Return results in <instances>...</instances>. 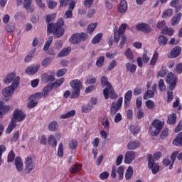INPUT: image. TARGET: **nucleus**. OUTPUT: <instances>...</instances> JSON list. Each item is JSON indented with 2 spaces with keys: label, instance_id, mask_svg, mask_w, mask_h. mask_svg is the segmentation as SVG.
I'll use <instances>...</instances> for the list:
<instances>
[{
  "label": "nucleus",
  "instance_id": "f257e3e1",
  "mask_svg": "<svg viewBox=\"0 0 182 182\" xmlns=\"http://www.w3.org/2000/svg\"><path fill=\"white\" fill-rule=\"evenodd\" d=\"M55 18H56V15L55 14L48 15L46 17V22L48 23L47 28L48 35L49 33H53L56 36V38H60L65 33V29L62 28L65 25V21L62 18H60L55 24L53 23H49L52 22Z\"/></svg>",
  "mask_w": 182,
  "mask_h": 182
},
{
  "label": "nucleus",
  "instance_id": "f03ea898",
  "mask_svg": "<svg viewBox=\"0 0 182 182\" xmlns=\"http://www.w3.org/2000/svg\"><path fill=\"white\" fill-rule=\"evenodd\" d=\"M101 85L103 87L106 86L103 90L105 99L107 100L109 97L112 100L117 99V94L114 92V89L112 86V84L107 80V77L103 76L101 78Z\"/></svg>",
  "mask_w": 182,
  "mask_h": 182
},
{
  "label": "nucleus",
  "instance_id": "7ed1b4c3",
  "mask_svg": "<svg viewBox=\"0 0 182 182\" xmlns=\"http://www.w3.org/2000/svg\"><path fill=\"white\" fill-rule=\"evenodd\" d=\"M73 89L70 99H77L80 96V90L82 89V82L80 80H73L70 82Z\"/></svg>",
  "mask_w": 182,
  "mask_h": 182
},
{
  "label": "nucleus",
  "instance_id": "20e7f679",
  "mask_svg": "<svg viewBox=\"0 0 182 182\" xmlns=\"http://www.w3.org/2000/svg\"><path fill=\"white\" fill-rule=\"evenodd\" d=\"M19 82H21V77L16 76V73H11L8 74L4 80V82L9 85L11 83V87H18L19 86Z\"/></svg>",
  "mask_w": 182,
  "mask_h": 182
},
{
  "label": "nucleus",
  "instance_id": "39448f33",
  "mask_svg": "<svg viewBox=\"0 0 182 182\" xmlns=\"http://www.w3.org/2000/svg\"><path fill=\"white\" fill-rule=\"evenodd\" d=\"M163 126L164 124L160 121L159 119H155L152 122V126L150 127L149 132L151 136H159L160 132H161V129H163Z\"/></svg>",
  "mask_w": 182,
  "mask_h": 182
},
{
  "label": "nucleus",
  "instance_id": "423d86ee",
  "mask_svg": "<svg viewBox=\"0 0 182 182\" xmlns=\"http://www.w3.org/2000/svg\"><path fill=\"white\" fill-rule=\"evenodd\" d=\"M127 28V24L122 23L119 29L117 30V27L114 29V38L115 43H119V41H120V36L122 35H124V32H126V28Z\"/></svg>",
  "mask_w": 182,
  "mask_h": 182
},
{
  "label": "nucleus",
  "instance_id": "0eeeda50",
  "mask_svg": "<svg viewBox=\"0 0 182 182\" xmlns=\"http://www.w3.org/2000/svg\"><path fill=\"white\" fill-rule=\"evenodd\" d=\"M166 82V83H168V85H169V90H174L177 85V82H178V80L177 79V76H176L173 73L171 72L168 73Z\"/></svg>",
  "mask_w": 182,
  "mask_h": 182
},
{
  "label": "nucleus",
  "instance_id": "6e6552de",
  "mask_svg": "<svg viewBox=\"0 0 182 182\" xmlns=\"http://www.w3.org/2000/svg\"><path fill=\"white\" fill-rule=\"evenodd\" d=\"M85 39H87V34L85 33H75L70 38L69 41L73 45H77V43H80L82 41H85Z\"/></svg>",
  "mask_w": 182,
  "mask_h": 182
},
{
  "label": "nucleus",
  "instance_id": "1a4fd4ad",
  "mask_svg": "<svg viewBox=\"0 0 182 182\" xmlns=\"http://www.w3.org/2000/svg\"><path fill=\"white\" fill-rule=\"evenodd\" d=\"M122 105H123V97H119L117 102H112L110 107V114L114 116L120 109H122Z\"/></svg>",
  "mask_w": 182,
  "mask_h": 182
},
{
  "label": "nucleus",
  "instance_id": "9d476101",
  "mask_svg": "<svg viewBox=\"0 0 182 182\" xmlns=\"http://www.w3.org/2000/svg\"><path fill=\"white\" fill-rule=\"evenodd\" d=\"M148 167L150 168L153 174H157L159 170H160V166L159 164L154 163V159H153V155H148Z\"/></svg>",
  "mask_w": 182,
  "mask_h": 182
},
{
  "label": "nucleus",
  "instance_id": "9b49d317",
  "mask_svg": "<svg viewBox=\"0 0 182 182\" xmlns=\"http://www.w3.org/2000/svg\"><path fill=\"white\" fill-rule=\"evenodd\" d=\"M25 171L28 174L31 173L33 170H35V162L33 161V157L28 156L26 158L25 161Z\"/></svg>",
  "mask_w": 182,
  "mask_h": 182
},
{
  "label": "nucleus",
  "instance_id": "f8f14e48",
  "mask_svg": "<svg viewBox=\"0 0 182 182\" xmlns=\"http://www.w3.org/2000/svg\"><path fill=\"white\" fill-rule=\"evenodd\" d=\"M25 117H26V115H25V113L22 110L16 109L13 114L11 120H14V122H23V120H25Z\"/></svg>",
  "mask_w": 182,
  "mask_h": 182
},
{
  "label": "nucleus",
  "instance_id": "ddd939ff",
  "mask_svg": "<svg viewBox=\"0 0 182 182\" xmlns=\"http://www.w3.org/2000/svg\"><path fill=\"white\" fill-rule=\"evenodd\" d=\"M76 6V2L73 0L69 4L68 10L65 13L64 16L66 19H71L73 16V11L75 9V6Z\"/></svg>",
  "mask_w": 182,
  "mask_h": 182
},
{
  "label": "nucleus",
  "instance_id": "4468645a",
  "mask_svg": "<svg viewBox=\"0 0 182 182\" xmlns=\"http://www.w3.org/2000/svg\"><path fill=\"white\" fill-rule=\"evenodd\" d=\"M136 159V152L133 151H128L124 157V163L126 164H132L133 160Z\"/></svg>",
  "mask_w": 182,
  "mask_h": 182
},
{
  "label": "nucleus",
  "instance_id": "2eb2a0df",
  "mask_svg": "<svg viewBox=\"0 0 182 182\" xmlns=\"http://www.w3.org/2000/svg\"><path fill=\"white\" fill-rule=\"evenodd\" d=\"M137 31H141V32H145L146 33H149V32H151V28H150V26L147 23H139L136 26Z\"/></svg>",
  "mask_w": 182,
  "mask_h": 182
},
{
  "label": "nucleus",
  "instance_id": "dca6fc26",
  "mask_svg": "<svg viewBox=\"0 0 182 182\" xmlns=\"http://www.w3.org/2000/svg\"><path fill=\"white\" fill-rule=\"evenodd\" d=\"M16 88L17 87L14 88V87H12V85L6 87L4 90H2V95L5 97L12 96V94L14 93V92H15V89H16Z\"/></svg>",
  "mask_w": 182,
  "mask_h": 182
},
{
  "label": "nucleus",
  "instance_id": "f3484780",
  "mask_svg": "<svg viewBox=\"0 0 182 182\" xmlns=\"http://www.w3.org/2000/svg\"><path fill=\"white\" fill-rule=\"evenodd\" d=\"M41 79L45 83H49V82H54L55 80V74L48 75V73H43L41 75Z\"/></svg>",
  "mask_w": 182,
  "mask_h": 182
},
{
  "label": "nucleus",
  "instance_id": "a211bd4d",
  "mask_svg": "<svg viewBox=\"0 0 182 182\" xmlns=\"http://www.w3.org/2000/svg\"><path fill=\"white\" fill-rule=\"evenodd\" d=\"M39 69H41V65L30 66L26 68V73L27 75H35V73H36Z\"/></svg>",
  "mask_w": 182,
  "mask_h": 182
},
{
  "label": "nucleus",
  "instance_id": "6ab92c4d",
  "mask_svg": "<svg viewBox=\"0 0 182 182\" xmlns=\"http://www.w3.org/2000/svg\"><path fill=\"white\" fill-rule=\"evenodd\" d=\"M15 166L17 171L21 172L23 170V162H22V159L17 156L15 160Z\"/></svg>",
  "mask_w": 182,
  "mask_h": 182
},
{
  "label": "nucleus",
  "instance_id": "aec40b11",
  "mask_svg": "<svg viewBox=\"0 0 182 182\" xmlns=\"http://www.w3.org/2000/svg\"><path fill=\"white\" fill-rule=\"evenodd\" d=\"M138 147H140V142L138 141H130L127 144L128 150H136Z\"/></svg>",
  "mask_w": 182,
  "mask_h": 182
},
{
  "label": "nucleus",
  "instance_id": "412c9836",
  "mask_svg": "<svg viewBox=\"0 0 182 182\" xmlns=\"http://www.w3.org/2000/svg\"><path fill=\"white\" fill-rule=\"evenodd\" d=\"M168 42V40L167 39V37L164 35H160L158 37V44L159 46H166Z\"/></svg>",
  "mask_w": 182,
  "mask_h": 182
},
{
  "label": "nucleus",
  "instance_id": "4be33fe9",
  "mask_svg": "<svg viewBox=\"0 0 182 182\" xmlns=\"http://www.w3.org/2000/svg\"><path fill=\"white\" fill-rule=\"evenodd\" d=\"M181 52V48L180 46L174 47L171 51V58H177V56L180 55Z\"/></svg>",
  "mask_w": 182,
  "mask_h": 182
},
{
  "label": "nucleus",
  "instance_id": "5701e85b",
  "mask_svg": "<svg viewBox=\"0 0 182 182\" xmlns=\"http://www.w3.org/2000/svg\"><path fill=\"white\" fill-rule=\"evenodd\" d=\"M126 11H127V1L122 0L119 3V12H120V14H124Z\"/></svg>",
  "mask_w": 182,
  "mask_h": 182
},
{
  "label": "nucleus",
  "instance_id": "b1692460",
  "mask_svg": "<svg viewBox=\"0 0 182 182\" xmlns=\"http://www.w3.org/2000/svg\"><path fill=\"white\" fill-rule=\"evenodd\" d=\"M72 51V48L68 47L65 48H63L58 55V58H63L64 56H68L69 53Z\"/></svg>",
  "mask_w": 182,
  "mask_h": 182
},
{
  "label": "nucleus",
  "instance_id": "393cba45",
  "mask_svg": "<svg viewBox=\"0 0 182 182\" xmlns=\"http://www.w3.org/2000/svg\"><path fill=\"white\" fill-rule=\"evenodd\" d=\"M173 144L174 146H179V147H182V132H180L176 138L173 140Z\"/></svg>",
  "mask_w": 182,
  "mask_h": 182
},
{
  "label": "nucleus",
  "instance_id": "a878e982",
  "mask_svg": "<svg viewBox=\"0 0 182 182\" xmlns=\"http://www.w3.org/2000/svg\"><path fill=\"white\" fill-rule=\"evenodd\" d=\"M48 141L51 147H56L58 146V141H56V138L53 135H50L48 137Z\"/></svg>",
  "mask_w": 182,
  "mask_h": 182
},
{
  "label": "nucleus",
  "instance_id": "bb28decb",
  "mask_svg": "<svg viewBox=\"0 0 182 182\" xmlns=\"http://www.w3.org/2000/svg\"><path fill=\"white\" fill-rule=\"evenodd\" d=\"M35 52H36V50L33 49L27 54L24 59V62H26V63H28V62H31V60H32V58H33V56H35Z\"/></svg>",
  "mask_w": 182,
  "mask_h": 182
},
{
  "label": "nucleus",
  "instance_id": "cd10ccee",
  "mask_svg": "<svg viewBox=\"0 0 182 182\" xmlns=\"http://www.w3.org/2000/svg\"><path fill=\"white\" fill-rule=\"evenodd\" d=\"M52 89H53V87L51 84L47 85L43 90V95L44 97H47L48 95H49V92H52Z\"/></svg>",
  "mask_w": 182,
  "mask_h": 182
},
{
  "label": "nucleus",
  "instance_id": "c85d7f7f",
  "mask_svg": "<svg viewBox=\"0 0 182 182\" xmlns=\"http://www.w3.org/2000/svg\"><path fill=\"white\" fill-rule=\"evenodd\" d=\"M16 127V121L11 119L9 125L6 129V133L9 134L12 132V130Z\"/></svg>",
  "mask_w": 182,
  "mask_h": 182
},
{
  "label": "nucleus",
  "instance_id": "c756f323",
  "mask_svg": "<svg viewBox=\"0 0 182 182\" xmlns=\"http://www.w3.org/2000/svg\"><path fill=\"white\" fill-rule=\"evenodd\" d=\"M76 114V111L73 109L71 111L68 112L67 113L60 115V119H69L70 117H73Z\"/></svg>",
  "mask_w": 182,
  "mask_h": 182
},
{
  "label": "nucleus",
  "instance_id": "7c9ffc66",
  "mask_svg": "<svg viewBox=\"0 0 182 182\" xmlns=\"http://www.w3.org/2000/svg\"><path fill=\"white\" fill-rule=\"evenodd\" d=\"M124 55L126 56L127 59H129V60H133V59H134V55H133L132 48H127L124 51Z\"/></svg>",
  "mask_w": 182,
  "mask_h": 182
},
{
  "label": "nucleus",
  "instance_id": "2f4dec72",
  "mask_svg": "<svg viewBox=\"0 0 182 182\" xmlns=\"http://www.w3.org/2000/svg\"><path fill=\"white\" fill-rule=\"evenodd\" d=\"M38 105V100L35 99L33 97H30V102L28 103V109H33Z\"/></svg>",
  "mask_w": 182,
  "mask_h": 182
},
{
  "label": "nucleus",
  "instance_id": "473e14b6",
  "mask_svg": "<svg viewBox=\"0 0 182 182\" xmlns=\"http://www.w3.org/2000/svg\"><path fill=\"white\" fill-rule=\"evenodd\" d=\"M103 37V33H99L97 34L92 40V43L93 45H97L102 41V38Z\"/></svg>",
  "mask_w": 182,
  "mask_h": 182
},
{
  "label": "nucleus",
  "instance_id": "72a5a7b5",
  "mask_svg": "<svg viewBox=\"0 0 182 182\" xmlns=\"http://www.w3.org/2000/svg\"><path fill=\"white\" fill-rule=\"evenodd\" d=\"M52 42H53V37L52 36L48 37V39L46 42L43 47L44 52L49 50V48H50V45H52Z\"/></svg>",
  "mask_w": 182,
  "mask_h": 182
},
{
  "label": "nucleus",
  "instance_id": "f704fd0d",
  "mask_svg": "<svg viewBox=\"0 0 182 182\" xmlns=\"http://www.w3.org/2000/svg\"><path fill=\"white\" fill-rule=\"evenodd\" d=\"M133 177V167L129 166L125 173L126 180H130Z\"/></svg>",
  "mask_w": 182,
  "mask_h": 182
},
{
  "label": "nucleus",
  "instance_id": "c9c22d12",
  "mask_svg": "<svg viewBox=\"0 0 182 182\" xmlns=\"http://www.w3.org/2000/svg\"><path fill=\"white\" fill-rule=\"evenodd\" d=\"M82 170V166L80 164H75L73 167H71L70 171L72 174H76V173H79Z\"/></svg>",
  "mask_w": 182,
  "mask_h": 182
},
{
  "label": "nucleus",
  "instance_id": "e433bc0d",
  "mask_svg": "<svg viewBox=\"0 0 182 182\" xmlns=\"http://www.w3.org/2000/svg\"><path fill=\"white\" fill-rule=\"evenodd\" d=\"M176 120H177V115L173 113L168 117L167 123H168V124H174V123H176Z\"/></svg>",
  "mask_w": 182,
  "mask_h": 182
},
{
  "label": "nucleus",
  "instance_id": "4c0bfd02",
  "mask_svg": "<svg viewBox=\"0 0 182 182\" xmlns=\"http://www.w3.org/2000/svg\"><path fill=\"white\" fill-rule=\"evenodd\" d=\"M65 82V78L62 77L58 80H57L55 82L51 84V86L53 88L57 89V87H59V86H61L62 84Z\"/></svg>",
  "mask_w": 182,
  "mask_h": 182
},
{
  "label": "nucleus",
  "instance_id": "58836bf2",
  "mask_svg": "<svg viewBox=\"0 0 182 182\" xmlns=\"http://www.w3.org/2000/svg\"><path fill=\"white\" fill-rule=\"evenodd\" d=\"M181 15H182L181 13H179L177 16H174L172 18L171 23L173 26H176V25L178 24V22H180L181 19Z\"/></svg>",
  "mask_w": 182,
  "mask_h": 182
},
{
  "label": "nucleus",
  "instance_id": "ea45409f",
  "mask_svg": "<svg viewBox=\"0 0 182 182\" xmlns=\"http://www.w3.org/2000/svg\"><path fill=\"white\" fill-rule=\"evenodd\" d=\"M158 87L159 90H161V92H166V90H167V87H166V84L164 83V80H159Z\"/></svg>",
  "mask_w": 182,
  "mask_h": 182
},
{
  "label": "nucleus",
  "instance_id": "a19ab883",
  "mask_svg": "<svg viewBox=\"0 0 182 182\" xmlns=\"http://www.w3.org/2000/svg\"><path fill=\"white\" fill-rule=\"evenodd\" d=\"M117 172L119 175V180H123L124 174V166H120L119 167H118Z\"/></svg>",
  "mask_w": 182,
  "mask_h": 182
},
{
  "label": "nucleus",
  "instance_id": "79ce46f5",
  "mask_svg": "<svg viewBox=\"0 0 182 182\" xmlns=\"http://www.w3.org/2000/svg\"><path fill=\"white\" fill-rule=\"evenodd\" d=\"M126 68L127 70H129L131 73H134L136 72V65L134 64H132L131 63H127L126 64Z\"/></svg>",
  "mask_w": 182,
  "mask_h": 182
},
{
  "label": "nucleus",
  "instance_id": "37998d69",
  "mask_svg": "<svg viewBox=\"0 0 182 182\" xmlns=\"http://www.w3.org/2000/svg\"><path fill=\"white\" fill-rule=\"evenodd\" d=\"M153 97H154V91L151 90H147L144 95V100H147V99H151Z\"/></svg>",
  "mask_w": 182,
  "mask_h": 182
},
{
  "label": "nucleus",
  "instance_id": "c03bdc74",
  "mask_svg": "<svg viewBox=\"0 0 182 182\" xmlns=\"http://www.w3.org/2000/svg\"><path fill=\"white\" fill-rule=\"evenodd\" d=\"M120 38V43H119V48L120 49H123V46L126 44V42H127V37H126L125 35L119 36Z\"/></svg>",
  "mask_w": 182,
  "mask_h": 182
},
{
  "label": "nucleus",
  "instance_id": "a18cd8bd",
  "mask_svg": "<svg viewBox=\"0 0 182 182\" xmlns=\"http://www.w3.org/2000/svg\"><path fill=\"white\" fill-rule=\"evenodd\" d=\"M97 26V23H91L88 26L87 28V32L88 33H90V35H92V33H93V32L95 31V30L96 29V27Z\"/></svg>",
  "mask_w": 182,
  "mask_h": 182
},
{
  "label": "nucleus",
  "instance_id": "49530a36",
  "mask_svg": "<svg viewBox=\"0 0 182 182\" xmlns=\"http://www.w3.org/2000/svg\"><path fill=\"white\" fill-rule=\"evenodd\" d=\"M96 65L97 68H103V65H105V56L100 57L96 61Z\"/></svg>",
  "mask_w": 182,
  "mask_h": 182
},
{
  "label": "nucleus",
  "instance_id": "de8ad7c7",
  "mask_svg": "<svg viewBox=\"0 0 182 182\" xmlns=\"http://www.w3.org/2000/svg\"><path fill=\"white\" fill-rule=\"evenodd\" d=\"M116 66H117V61H116V60H112L109 63V65L107 67V70H109V72H111V70H113V69H114Z\"/></svg>",
  "mask_w": 182,
  "mask_h": 182
},
{
  "label": "nucleus",
  "instance_id": "09e8293b",
  "mask_svg": "<svg viewBox=\"0 0 182 182\" xmlns=\"http://www.w3.org/2000/svg\"><path fill=\"white\" fill-rule=\"evenodd\" d=\"M157 59H159V53L155 51L151 60L150 65H151V66H154V65H156V62H157Z\"/></svg>",
  "mask_w": 182,
  "mask_h": 182
},
{
  "label": "nucleus",
  "instance_id": "8fccbe9b",
  "mask_svg": "<svg viewBox=\"0 0 182 182\" xmlns=\"http://www.w3.org/2000/svg\"><path fill=\"white\" fill-rule=\"evenodd\" d=\"M156 26H157L158 29H161V31H162V32H164V30L167 28L166 26V21H159L156 24Z\"/></svg>",
  "mask_w": 182,
  "mask_h": 182
},
{
  "label": "nucleus",
  "instance_id": "3c124183",
  "mask_svg": "<svg viewBox=\"0 0 182 182\" xmlns=\"http://www.w3.org/2000/svg\"><path fill=\"white\" fill-rule=\"evenodd\" d=\"M57 126H58V122H56V121H53L49 124L48 129L50 132H56Z\"/></svg>",
  "mask_w": 182,
  "mask_h": 182
},
{
  "label": "nucleus",
  "instance_id": "603ef678",
  "mask_svg": "<svg viewBox=\"0 0 182 182\" xmlns=\"http://www.w3.org/2000/svg\"><path fill=\"white\" fill-rule=\"evenodd\" d=\"M173 15V10L171 9H167L165 10L162 14V18H170Z\"/></svg>",
  "mask_w": 182,
  "mask_h": 182
},
{
  "label": "nucleus",
  "instance_id": "864d4df0",
  "mask_svg": "<svg viewBox=\"0 0 182 182\" xmlns=\"http://www.w3.org/2000/svg\"><path fill=\"white\" fill-rule=\"evenodd\" d=\"M145 105L147 109H149L150 110H153V109H154V102L151 101V100L146 101Z\"/></svg>",
  "mask_w": 182,
  "mask_h": 182
},
{
  "label": "nucleus",
  "instance_id": "5fc2aeb1",
  "mask_svg": "<svg viewBox=\"0 0 182 182\" xmlns=\"http://www.w3.org/2000/svg\"><path fill=\"white\" fill-rule=\"evenodd\" d=\"M130 130L132 134H139V132H140V127L137 126L131 125Z\"/></svg>",
  "mask_w": 182,
  "mask_h": 182
},
{
  "label": "nucleus",
  "instance_id": "6e6d98bb",
  "mask_svg": "<svg viewBox=\"0 0 182 182\" xmlns=\"http://www.w3.org/2000/svg\"><path fill=\"white\" fill-rule=\"evenodd\" d=\"M167 75V70L163 67L161 70L158 73L157 77H164Z\"/></svg>",
  "mask_w": 182,
  "mask_h": 182
},
{
  "label": "nucleus",
  "instance_id": "4d7b16f0",
  "mask_svg": "<svg viewBox=\"0 0 182 182\" xmlns=\"http://www.w3.org/2000/svg\"><path fill=\"white\" fill-rule=\"evenodd\" d=\"M58 156L63 157V144L60 143L58 149Z\"/></svg>",
  "mask_w": 182,
  "mask_h": 182
},
{
  "label": "nucleus",
  "instance_id": "13d9d810",
  "mask_svg": "<svg viewBox=\"0 0 182 182\" xmlns=\"http://www.w3.org/2000/svg\"><path fill=\"white\" fill-rule=\"evenodd\" d=\"M69 147L71 150H75L77 147V141L73 139L69 142Z\"/></svg>",
  "mask_w": 182,
  "mask_h": 182
},
{
  "label": "nucleus",
  "instance_id": "bf43d9fd",
  "mask_svg": "<svg viewBox=\"0 0 182 182\" xmlns=\"http://www.w3.org/2000/svg\"><path fill=\"white\" fill-rule=\"evenodd\" d=\"M163 164L166 167H167V166H170V164H171V166H169V170H171L173 168V163L168 159H164L163 160Z\"/></svg>",
  "mask_w": 182,
  "mask_h": 182
},
{
  "label": "nucleus",
  "instance_id": "052dcab7",
  "mask_svg": "<svg viewBox=\"0 0 182 182\" xmlns=\"http://www.w3.org/2000/svg\"><path fill=\"white\" fill-rule=\"evenodd\" d=\"M92 109H93V106L90 104H88L87 105L82 108V112H83L84 113H89V112L92 111Z\"/></svg>",
  "mask_w": 182,
  "mask_h": 182
},
{
  "label": "nucleus",
  "instance_id": "680f3d73",
  "mask_svg": "<svg viewBox=\"0 0 182 182\" xmlns=\"http://www.w3.org/2000/svg\"><path fill=\"white\" fill-rule=\"evenodd\" d=\"M15 160V153H14V151H11L8 155V163H12Z\"/></svg>",
  "mask_w": 182,
  "mask_h": 182
},
{
  "label": "nucleus",
  "instance_id": "e2e57ef3",
  "mask_svg": "<svg viewBox=\"0 0 182 182\" xmlns=\"http://www.w3.org/2000/svg\"><path fill=\"white\" fill-rule=\"evenodd\" d=\"M66 72H68V69L66 68L59 70L56 73L57 77H61V76H63L66 74Z\"/></svg>",
  "mask_w": 182,
  "mask_h": 182
},
{
  "label": "nucleus",
  "instance_id": "0e129e2a",
  "mask_svg": "<svg viewBox=\"0 0 182 182\" xmlns=\"http://www.w3.org/2000/svg\"><path fill=\"white\" fill-rule=\"evenodd\" d=\"M132 96H133V92L129 90L125 94L124 100H132Z\"/></svg>",
  "mask_w": 182,
  "mask_h": 182
},
{
  "label": "nucleus",
  "instance_id": "69168bd1",
  "mask_svg": "<svg viewBox=\"0 0 182 182\" xmlns=\"http://www.w3.org/2000/svg\"><path fill=\"white\" fill-rule=\"evenodd\" d=\"M33 97H34L37 102H39V99H42V97H45L43 92H37L33 95H31Z\"/></svg>",
  "mask_w": 182,
  "mask_h": 182
},
{
  "label": "nucleus",
  "instance_id": "338daca9",
  "mask_svg": "<svg viewBox=\"0 0 182 182\" xmlns=\"http://www.w3.org/2000/svg\"><path fill=\"white\" fill-rule=\"evenodd\" d=\"M48 5L50 9H53V8H55L58 5V3L55 1L49 0L48 1Z\"/></svg>",
  "mask_w": 182,
  "mask_h": 182
},
{
  "label": "nucleus",
  "instance_id": "774afa93",
  "mask_svg": "<svg viewBox=\"0 0 182 182\" xmlns=\"http://www.w3.org/2000/svg\"><path fill=\"white\" fill-rule=\"evenodd\" d=\"M174 96L173 95V91L167 92V103H170L173 99Z\"/></svg>",
  "mask_w": 182,
  "mask_h": 182
}]
</instances>
